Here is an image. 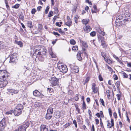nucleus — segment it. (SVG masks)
<instances>
[{
  "label": "nucleus",
  "instance_id": "1",
  "mask_svg": "<svg viewBox=\"0 0 131 131\" xmlns=\"http://www.w3.org/2000/svg\"><path fill=\"white\" fill-rule=\"evenodd\" d=\"M9 74L5 70H0V81L5 80L9 76Z\"/></svg>",
  "mask_w": 131,
  "mask_h": 131
},
{
  "label": "nucleus",
  "instance_id": "2",
  "mask_svg": "<svg viewBox=\"0 0 131 131\" xmlns=\"http://www.w3.org/2000/svg\"><path fill=\"white\" fill-rule=\"evenodd\" d=\"M17 54L14 53L10 56L9 62L12 63H16L17 60Z\"/></svg>",
  "mask_w": 131,
  "mask_h": 131
},
{
  "label": "nucleus",
  "instance_id": "3",
  "mask_svg": "<svg viewBox=\"0 0 131 131\" xmlns=\"http://www.w3.org/2000/svg\"><path fill=\"white\" fill-rule=\"evenodd\" d=\"M53 113V108L51 107H49L47 111L46 116V118L48 119H50L52 117Z\"/></svg>",
  "mask_w": 131,
  "mask_h": 131
},
{
  "label": "nucleus",
  "instance_id": "4",
  "mask_svg": "<svg viewBox=\"0 0 131 131\" xmlns=\"http://www.w3.org/2000/svg\"><path fill=\"white\" fill-rule=\"evenodd\" d=\"M59 80L55 77L51 78L50 82L52 86H55L58 85L59 83Z\"/></svg>",
  "mask_w": 131,
  "mask_h": 131
},
{
  "label": "nucleus",
  "instance_id": "5",
  "mask_svg": "<svg viewBox=\"0 0 131 131\" xmlns=\"http://www.w3.org/2000/svg\"><path fill=\"white\" fill-rule=\"evenodd\" d=\"M39 49V51L38 52V55H39V57H42V56L45 54L46 53V50L43 47L41 46L40 47Z\"/></svg>",
  "mask_w": 131,
  "mask_h": 131
},
{
  "label": "nucleus",
  "instance_id": "6",
  "mask_svg": "<svg viewBox=\"0 0 131 131\" xmlns=\"http://www.w3.org/2000/svg\"><path fill=\"white\" fill-rule=\"evenodd\" d=\"M58 68L60 72L63 73H65L67 71L68 68L65 65H61L59 66Z\"/></svg>",
  "mask_w": 131,
  "mask_h": 131
},
{
  "label": "nucleus",
  "instance_id": "7",
  "mask_svg": "<svg viewBox=\"0 0 131 131\" xmlns=\"http://www.w3.org/2000/svg\"><path fill=\"white\" fill-rule=\"evenodd\" d=\"M71 68V71L73 73H77L79 71V68L77 66L75 65L74 66H72Z\"/></svg>",
  "mask_w": 131,
  "mask_h": 131
},
{
  "label": "nucleus",
  "instance_id": "8",
  "mask_svg": "<svg viewBox=\"0 0 131 131\" xmlns=\"http://www.w3.org/2000/svg\"><path fill=\"white\" fill-rule=\"evenodd\" d=\"M5 123V121L4 119H3L0 122V131L2 130L4 128Z\"/></svg>",
  "mask_w": 131,
  "mask_h": 131
},
{
  "label": "nucleus",
  "instance_id": "9",
  "mask_svg": "<svg viewBox=\"0 0 131 131\" xmlns=\"http://www.w3.org/2000/svg\"><path fill=\"white\" fill-rule=\"evenodd\" d=\"M22 111L17 109L15 108L13 112L15 116H18L19 115L21 114L22 113Z\"/></svg>",
  "mask_w": 131,
  "mask_h": 131
},
{
  "label": "nucleus",
  "instance_id": "10",
  "mask_svg": "<svg viewBox=\"0 0 131 131\" xmlns=\"http://www.w3.org/2000/svg\"><path fill=\"white\" fill-rule=\"evenodd\" d=\"M0 83V88H2L5 86L8 83V82L7 80H3L1 81Z\"/></svg>",
  "mask_w": 131,
  "mask_h": 131
},
{
  "label": "nucleus",
  "instance_id": "11",
  "mask_svg": "<svg viewBox=\"0 0 131 131\" xmlns=\"http://www.w3.org/2000/svg\"><path fill=\"white\" fill-rule=\"evenodd\" d=\"M85 27L84 28V31L86 33L89 32L92 29L91 27L89 25H85Z\"/></svg>",
  "mask_w": 131,
  "mask_h": 131
},
{
  "label": "nucleus",
  "instance_id": "12",
  "mask_svg": "<svg viewBox=\"0 0 131 131\" xmlns=\"http://www.w3.org/2000/svg\"><path fill=\"white\" fill-rule=\"evenodd\" d=\"M40 131H48V130L46 125H42L40 126Z\"/></svg>",
  "mask_w": 131,
  "mask_h": 131
},
{
  "label": "nucleus",
  "instance_id": "13",
  "mask_svg": "<svg viewBox=\"0 0 131 131\" xmlns=\"http://www.w3.org/2000/svg\"><path fill=\"white\" fill-rule=\"evenodd\" d=\"M95 84L94 83H92V89L93 90V92L94 93H97V88L95 87Z\"/></svg>",
  "mask_w": 131,
  "mask_h": 131
},
{
  "label": "nucleus",
  "instance_id": "14",
  "mask_svg": "<svg viewBox=\"0 0 131 131\" xmlns=\"http://www.w3.org/2000/svg\"><path fill=\"white\" fill-rule=\"evenodd\" d=\"M67 19L68 21L66 23V25L70 27V26L71 25L72 21L71 19L68 17Z\"/></svg>",
  "mask_w": 131,
  "mask_h": 131
},
{
  "label": "nucleus",
  "instance_id": "15",
  "mask_svg": "<svg viewBox=\"0 0 131 131\" xmlns=\"http://www.w3.org/2000/svg\"><path fill=\"white\" fill-rule=\"evenodd\" d=\"M23 106L22 104H18L17 106L15 108L18 109L19 110H20L22 111L23 109Z\"/></svg>",
  "mask_w": 131,
  "mask_h": 131
},
{
  "label": "nucleus",
  "instance_id": "16",
  "mask_svg": "<svg viewBox=\"0 0 131 131\" xmlns=\"http://www.w3.org/2000/svg\"><path fill=\"white\" fill-rule=\"evenodd\" d=\"M49 50V53L51 57L53 58H55L56 57V55L54 54L52 50L50 48Z\"/></svg>",
  "mask_w": 131,
  "mask_h": 131
},
{
  "label": "nucleus",
  "instance_id": "17",
  "mask_svg": "<svg viewBox=\"0 0 131 131\" xmlns=\"http://www.w3.org/2000/svg\"><path fill=\"white\" fill-rule=\"evenodd\" d=\"M33 94L34 95L38 96L40 95L41 93L38 90H36L33 91Z\"/></svg>",
  "mask_w": 131,
  "mask_h": 131
},
{
  "label": "nucleus",
  "instance_id": "18",
  "mask_svg": "<svg viewBox=\"0 0 131 131\" xmlns=\"http://www.w3.org/2000/svg\"><path fill=\"white\" fill-rule=\"evenodd\" d=\"M80 41L81 43L82 44L83 46L85 48H87L88 47V46L87 45L86 43L81 40H80Z\"/></svg>",
  "mask_w": 131,
  "mask_h": 131
},
{
  "label": "nucleus",
  "instance_id": "19",
  "mask_svg": "<svg viewBox=\"0 0 131 131\" xmlns=\"http://www.w3.org/2000/svg\"><path fill=\"white\" fill-rule=\"evenodd\" d=\"M81 54L79 52L77 55V59L79 61H80L82 59V57H81Z\"/></svg>",
  "mask_w": 131,
  "mask_h": 131
},
{
  "label": "nucleus",
  "instance_id": "20",
  "mask_svg": "<svg viewBox=\"0 0 131 131\" xmlns=\"http://www.w3.org/2000/svg\"><path fill=\"white\" fill-rule=\"evenodd\" d=\"M89 21V19H83L82 21V22L83 24H84L85 25H86L88 23Z\"/></svg>",
  "mask_w": 131,
  "mask_h": 131
},
{
  "label": "nucleus",
  "instance_id": "21",
  "mask_svg": "<svg viewBox=\"0 0 131 131\" xmlns=\"http://www.w3.org/2000/svg\"><path fill=\"white\" fill-rule=\"evenodd\" d=\"M19 17L20 19L22 20H23L24 19V17L23 15L22 12H21L19 14Z\"/></svg>",
  "mask_w": 131,
  "mask_h": 131
},
{
  "label": "nucleus",
  "instance_id": "22",
  "mask_svg": "<svg viewBox=\"0 0 131 131\" xmlns=\"http://www.w3.org/2000/svg\"><path fill=\"white\" fill-rule=\"evenodd\" d=\"M8 91L11 93H13L14 94H15L18 93V91L13 89H10L9 90H8Z\"/></svg>",
  "mask_w": 131,
  "mask_h": 131
},
{
  "label": "nucleus",
  "instance_id": "23",
  "mask_svg": "<svg viewBox=\"0 0 131 131\" xmlns=\"http://www.w3.org/2000/svg\"><path fill=\"white\" fill-rule=\"evenodd\" d=\"M15 43L19 45L20 47H21L23 46V44L22 42L21 41H17L15 40Z\"/></svg>",
  "mask_w": 131,
  "mask_h": 131
},
{
  "label": "nucleus",
  "instance_id": "24",
  "mask_svg": "<svg viewBox=\"0 0 131 131\" xmlns=\"http://www.w3.org/2000/svg\"><path fill=\"white\" fill-rule=\"evenodd\" d=\"M105 60L108 63L110 64L112 63L111 61L107 57L105 59Z\"/></svg>",
  "mask_w": 131,
  "mask_h": 131
},
{
  "label": "nucleus",
  "instance_id": "25",
  "mask_svg": "<svg viewBox=\"0 0 131 131\" xmlns=\"http://www.w3.org/2000/svg\"><path fill=\"white\" fill-rule=\"evenodd\" d=\"M71 124V122H69L67 123H66L63 126L64 128H66L70 126Z\"/></svg>",
  "mask_w": 131,
  "mask_h": 131
},
{
  "label": "nucleus",
  "instance_id": "26",
  "mask_svg": "<svg viewBox=\"0 0 131 131\" xmlns=\"http://www.w3.org/2000/svg\"><path fill=\"white\" fill-rule=\"evenodd\" d=\"M41 105V103H40L36 102L35 103V107H39Z\"/></svg>",
  "mask_w": 131,
  "mask_h": 131
},
{
  "label": "nucleus",
  "instance_id": "27",
  "mask_svg": "<svg viewBox=\"0 0 131 131\" xmlns=\"http://www.w3.org/2000/svg\"><path fill=\"white\" fill-rule=\"evenodd\" d=\"M27 26L30 28H32V23L31 21L27 23Z\"/></svg>",
  "mask_w": 131,
  "mask_h": 131
},
{
  "label": "nucleus",
  "instance_id": "28",
  "mask_svg": "<svg viewBox=\"0 0 131 131\" xmlns=\"http://www.w3.org/2000/svg\"><path fill=\"white\" fill-rule=\"evenodd\" d=\"M49 8L50 7L48 6H47L46 8L45 11V13L46 14H47L48 13Z\"/></svg>",
  "mask_w": 131,
  "mask_h": 131
},
{
  "label": "nucleus",
  "instance_id": "29",
  "mask_svg": "<svg viewBox=\"0 0 131 131\" xmlns=\"http://www.w3.org/2000/svg\"><path fill=\"white\" fill-rule=\"evenodd\" d=\"M107 93V97L108 99H109V97L110 96V91L109 90H107L106 91Z\"/></svg>",
  "mask_w": 131,
  "mask_h": 131
},
{
  "label": "nucleus",
  "instance_id": "30",
  "mask_svg": "<svg viewBox=\"0 0 131 131\" xmlns=\"http://www.w3.org/2000/svg\"><path fill=\"white\" fill-rule=\"evenodd\" d=\"M96 32L94 31H93L90 33V35L91 36L94 37L96 35Z\"/></svg>",
  "mask_w": 131,
  "mask_h": 131
},
{
  "label": "nucleus",
  "instance_id": "31",
  "mask_svg": "<svg viewBox=\"0 0 131 131\" xmlns=\"http://www.w3.org/2000/svg\"><path fill=\"white\" fill-rule=\"evenodd\" d=\"M70 43L71 44L74 45L76 43L75 41L73 39H72L70 40Z\"/></svg>",
  "mask_w": 131,
  "mask_h": 131
},
{
  "label": "nucleus",
  "instance_id": "32",
  "mask_svg": "<svg viewBox=\"0 0 131 131\" xmlns=\"http://www.w3.org/2000/svg\"><path fill=\"white\" fill-rule=\"evenodd\" d=\"M53 15V12L52 11H50L49 14L48 15V16L49 17H50L52 16Z\"/></svg>",
  "mask_w": 131,
  "mask_h": 131
},
{
  "label": "nucleus",
  "instance_id": "33",
  "mask_svg": "<svg viewBox=\"0 0 131 131\" xmlns=\"http://www.w3.org/2000/svg\"><path fill=\"white\" fill-rule=\"evenodd\" d=\"M13 113V111L11 110L5 113L7 115L12 114Z\"/></svg>",
  "mask_w": 131,
  "mask_h": 131
},
{
  "label": "nucleus",
  "instance_id": "34",
  "mask_svg": "<svg viewBox=\"0 0 131 131\" xmlns=\"http://www.w3.org/2000/svg\"><path fill=\"white\" fill-rule=\"evenodd\" d=\"M19 6V5L18 4H16L13 6L12 7L13 8L17 9L18 8Z\"/></svg>",
  "mask_w": 131,
  "mask_h": 131
},
{
  "label": "nucleus",
  "instance_id": "35",
  "mask_svg": "<svg viewBox=\"0 0 131 131\" xmlns=\"http://www.w3.org/2000/svg\"><path fill=\"white\" fill-rule=\"evenodd\" d=\"M120 82L119 81H117L115 83V85L117 87V88H119V86Z\"/></svg>",
  "mask_w": 131,
  "mask_h": 131
},
{
  "label": "nucleus",
  "instance_id": "36",
  "mask_svg": "<svg viewBox=\"0 0 131 131\" xmlns=\"http://www.w3.org/2000/svg\"><path fill=\"white\" fill-rule=\"evenodd\" d=\"M100 125L101 127L102 128H104V126L103 124L102 121L100 118Z\"/></svg>",
  "mask_w": 131,
  "mask_h": 131
},
{
  "label": "nucleus",
  "instance_id": "37",
  "mask_svg": "<svg viewBox=\"0 0 131 131\" xmlns=\"http://www.w3.org/2000/svg\"><path fill=\"white\" fill-rule=\"evenodd\" d=\"M72 49L73 50H77L78 49V48L77 46H75L73 47Z\"/></svg>",
  "mask_w": 131,
  "mask_h": 131
},
{
  "label": "nucleus",
  "instance_id": "38",
  "mask_svg": "<svg viewBox=\"0 0 131 131\" xmlns=\"http://www.w3.org/2000/svg\"><path fill=\"white\" fill-rule=\"evenodd\" d=\"M82 108L84 109H85L86 108V105H85V103L84 101H83Z\"/></svg>",
  "mask_w": 131,
  "mask_h": 131
},
{
  "label": "nucleus",
  "instance_id": "39",
  "mask_svg": "<svg viewBox=\"0 0 131 131\" xmlns=\"http://www.w3.org/2000/svg\"><path fill=\"white\" fill-rule=\"evenodd\" d=\"M100 102L103 106H105L104 102L102 99H100Z\"/></svg>",
  "mask_w": 131,
  "mask_h": 131
},
{
  "label": "nucleus",
  "instance_id": "40",
  "mask_svg": "<svg viewBox=\"0 0 131 131\" xmlns=\"http://www.w3.org/2000/svg\"><path fill=\"white\" fill-rule=\"evenodd\" d=\"M89 79H90V78L89 77H88V78H86V79L85 81L83 84L84 85H85V83H87L89 81Z\"/></svg>",
  "mask_w": 131,
  "mask_h": 131
},
{
  "label": "nucleus",
  "instance_id": "41",
  "mask_svg": "<svg viewBox=\"0 0 131 131\" xmlns=\"http://www.w3.org/2000/svg\"><path fill=\"white\" fill-rule=\"evenodd\" d=\"M36 11V10L35 8H33L31 11V13L32 14H34Z\"/></svg>",
  "mask_w": 131,
  "mask_h": 131
},
{
  "label": "nucleus",
  "instance_id": "42",
  "mask_svg": "<svg viewBox=\"0 0 131 131\" xmlns=\"http://www.w3.org/2000/svg\"><path fill=\"white\" fill-rule=\"evenodd\" d=\"M101 56L104 58V60L107 58V57H106V55L105 53L104 52H101Z\"/></svg>",
  "mask_w": 131,
  "mask_h": 131
},
{
  "label": "nucleus",
  "instance_id": "43",
  "mask_svg": "<svg viewBox=\"0 0 131 131\" xmlns=\"http://www.w3.org/2000/svg\"><path fill=\"white\" fill-rule=\"evenodd\" d=\"M107 122L108 123L107 126L108 128H111L113 126H112V125H111V124L109 123V121H107Z\"/></svg>",
  "mask_w": 131,
  "mask_h": 131
},
{
  "label": "nucleus",
  "instance_id": "44",
  "mask_svg": "<svg viewBox=\"0 0 131 131\" xmlns=\"http://www.w3.org/2000/svg\"><path fill=\"white\" fill-rule=\"evenodd\" d=\"M98 32L102 34L104 36L105 34V32H104L102 31L100 29H99L98 31Z\"/></svg>",
  "mask_w": 131,
  "mask_h": 131
},
{
  "label": "nucleus",
  "instance_id": "45",
  "mask_svg": "<svg viewBox=\"0 0 131 131\" xmlns=\"http://www.w3.org/2000/svg\"><path fill=\"white\" fill-rule=\"evenodd\" d=\"M58 31L59 32V33L63 35H64L65 34L64 32L63 31H62L61 29L60 28L58 29Z\"/></svg>",
  "mask_w": 131,
  "mask_h": 131
},
{
  "label": "nucleus",
  "instance_id": "46",
  "mask_svg": "<svg viewBox=\"0 0 131 131\" xmlns=\"http://www.w3.org/2000/svg\"><path fill=\"white\" fill-rule=\"evenodd\" d=\"M38 28L40 30H41L42 28V25L39 24L38 25Z\"/></svg>",
  "mask_w": 131,
  "mask_h": 131
},
{
  "label": "nucleus",
  "instance_id": "47",
  "mask_svg": "<svg viewBox=\"0 0 131 131\" xmlns=\"http://www.w3.org/2000/svg\"><path fill=\"white\" fill-rule=\"evenodd\" d=\"M107 69H108L109 71H110L111 72H112L113 70L112 68L108 65L107 66Z\"/></svg>",
  "mask_w": 131,
  "mask_h": 131
},
{
  "label": "nucleus",
  "instance_id": "48",
  "mask_svg": "<svg viewBox=\"0 0 131 131\" xmlns=\"http://www.w3.org/2000/svg\"><path fill=\"white\" fill-rule=\"evenodd\" d=\"M110 117H111L112 115V110L111 108H109L108 109Z\"/></svg>",
  "mask_w": 131,
  "mask_h": 131
},
{
  "label": "nucleus",
  "instance_id": "49",
  "mask_svg": "<svg viewBox=\"0 0 131 131\" xmlns=\"http://www.w3.org/2000/svg\"><path fill=\"white\" fill-rule=\"evenodd\" d=\"M5 3L6 4V6L7 9H9V7L7 1H6L5 2Z\"/></svg>",
  "mask_w": 131,
  "mask_h": 131
},
{
  "label": "nucleus",
  "instance_id": "50",
  "mask_svg": "<svg viewBox=\"0 0 131 131\" xmlns=\"http://www.w3.org/2000/svg\"><path fill=\"white\" fill-rule=\"evenodd\" d=\"M99 79L100 81H102L103 80V79L101 74H99Z\"/></svg>",
  "mask_w": 131,
  "mask_h": 131
},
{
  "label": "nucleus",
  "instance_id": "51",
  "mask_svg": "<svg viewBox=\"0 0 131 131\" xmlns=\"http://www.w3.org/2000/svg\"><path fill=\"white\" fill-rule=\"evenodd\" d=\"M101 45L103 47H104L105 46V42L103 41H101Z\"/></svg>",
  "mask_w": 131,
  "mask_h": 131
},
{
  "label": "nucleus",
  "instance_id": "52",
  "mask_svg": "<svg viewBox=\"0 0 131 131\" xmlns=\"http://www.w3.org/2000/svg\"><path fill=\"white\" fill-rule=\"evenodd\" d=\"M77 122L80 123H81V121L80 117H77Z\"/></svg>",
  "mask_w": 131,
  "mask_h": 131
},
{
  "label": "nucleus",
  "instance_id": "53",
  "mask_svg": "<svg viewBox=\"0 0 131 131\" xmlns=\"http://www.w3.org/2000/svg\"><path fill=\"white\" fill-rule=\"evenodd\" d=\"M75 107L76 108V111H78V113H80V109L78 108L77 106H76Z\"/></svg>",
  "mask_w": 131,
  "mask_h": 131
},
{
  "label": "nucleus",
  "instance_id": "54",
  "mask_svg": "<svg viewBox=\"0 0 131 131\" xmlns=\"http://www.w3.org/2000/svg\"><path fill=\"white\" fill-rule=\"evenodd\" d=\"M42 8V7L40 6H39L37 8V10L38 11H40Z\"/></svg>",
  "mask_w": 131,
  "mask_h": 131
},
{
  "label": "nucleus",
  "instance_id": "55",
  "mask_svg": "<svg viewBox=\"0 0 131 131\" xmlns=\"http://www.w3.org/2000/svg\"><path fill=\"white\" fill-rule=\"evenodd\" d=\"M79 98L78 94H76L75 97V100L76 101H78L79 100Z\"/></svg>",
  "mask_w": 131,
  "mask_h": 131
},
{
  "label": "nucleus",
  "instance_id": "56",
  "mask_svg": "<svg viewBox=\"0 0 131 131\" xmlns=\"http://www.w3.org/2000/svg\"><path fill=\"white\" fill-rule=\"evenodd\" d=\"M111 123L112 126H114V122L113 119H111Z\"/></svg>",
  "mask_w": 131,
  "mask_h": 131
},
{
  "label": "nucleus",
  "instance_id": "57",
  "mask_svg": "<svg viewBox=\"0 0 131 131\" xmlns=\"http://www.w3.org/2000/svg\"><path fill=\"white\" fill-rule=\"evenodd\" d=\"M53 33L54 35L56 36L57 35L58 36H59L60 35L57 32H53Z\"/></svg>",
  "mask_w": 131,
  "mask_h": 131
},
{
  "label": "nucleus",
  "instance_id": "58",
  "mask_svg": "<svg viewBox=\"0 0 131 131\" xmlns=\"http://www.w3.org/2000/svg\"><path fill=\"white\" fill-rule=\"evenodd\" d=\"M95 121L96 122V125H97L99 123V120L97 119H95Z\"/></svg>",
  "mask_w": 131,
  "mask_h": 131
},
{
  "label": "nucleus",
  "instance_id": "59",
  "mask_svg": "<svg viewBox=\"0 0 131 131\" xmlns=\"http://www.w3.org/2000/svg\"><path fill=\"white\" fill-rule=\"evenodd\" d=\"M91 131H95V128L94 125H92V128L91 129Z\"/></svg>",
  "mask_w": 131,
  "mask_h": 131
},
{
  "label": "nucleus",
  "instance_id": "60",
  "mask_svg": "<svg viewBox=\"0 0 131 131\" xmlns=\"http://www.w3.org/2000/svg\"><path fill=\"white\" fill-rule=\"evenodd\" d=\"M123 76H124V78H127L128 77L127 75L124 72L123 73Z\"/></svg>",
  "mask_w": 131,
  "mask_h": 131
},
{
  "label": "nucleus",
  "instance_id": "61",
  "mask_svg": "<svg viewBox=\"0 0 131 131\" xmlns=\"http://www.w3.org/2000/svg\"><path fill=\"white\" fill-rule=\"evenodd\" d=\"M113 57L114 58H115L117 60H118V59H119V58H118V57L116 56L115 55H114L113 56Z\"/></svg>",
  "mask_w": 131,
  "mask_h": 131
},
{
  "label": "nucleus",
  "instance_id": "62",
  "mask_svg": "<svg viewBox=\"0 0 131 131\" xmlns=\"http://www.w3.org/2000/svg\"><path fill=\"white\" fill-rule=\"evenodd\" d=\"M116 96L117 97L118 100H120V97L121 96V95L120 94H117L116 95Z\"/></svg>",
  "mask_w": 131,
  "mask_h": 131
},
{
  "label": "nucleus",
  "instance_id": "63",
  "mask_svg": "<svg viewBox=\"0 0 131 131\" xmlns=\"http://www.w3.org/2000/svg\"><path fill=\"white\" fill-rule=\"evenodd\" d=\"M121 64L123 65V63L121 61V60L119 59H118V60H117Z\"/></svg>",
  "mask_w": 131,
  "mask_h": 131
},
{
  "label": "nucleus",
  "instance_id": "64",
  "mask_svg": "<svg viewBox=\"0 0 131 131\" xmlns=\"http://www.w3.org/2000/svg\"><path fill=\"white\" fill-rule=\"evenodd\" d=\"M51 0V5L52 6H53L54 5V0Z\"/></svg>",
  "mask_w": 131,
  "mask_h": 131
}]
</instances>
